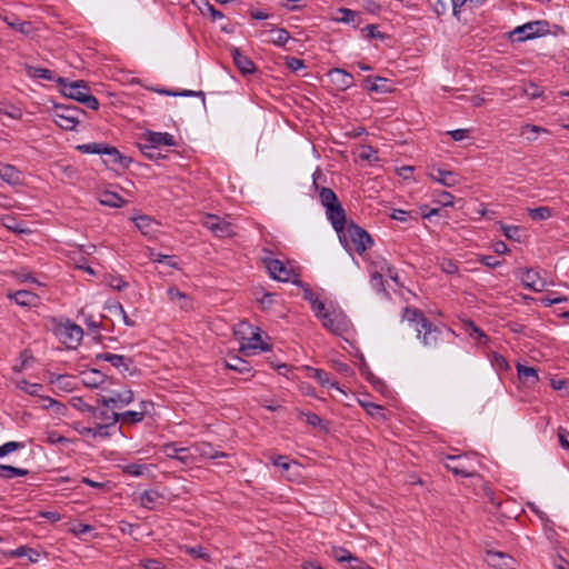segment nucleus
Wrapping results in <instances>:
<instances>
[{"instance_id":"nucleus-1","label":"nucleus","mask_w":569,"mask_h":569,"mask_svg":"<svg viewBox=\"0 0 569 569\" xmlns=\"http://www.w3.org/2000/svg\"><path fill=\"white\" fill-rule=\"evenodd\" d=\"M401 318L417 332V338L421 339L422 345L427 348H436L442 335H451L450 330L433 325L418 308L405 307Z\"/></svg>"},{"instance_id":"nucleus-2","label":"nucleus","mask_w":569,"mask_h":569,"mask_svg":"<svg viewBox=\"0 0 569 569\" xmlns=\"http://www.w3.org/2000/svg\"><path fill=\"white\" fill-rule=\"evenodd\" d=\"M319 200L326 209L327 219L330 221L332 228L339 236L340 241H346L343 230L348 226L346 211L335 191L330 188L322 187L319 190Z\"/></svg>"},{"instance_id":"nucleus-3","label":"nucleus","mask_w":569,"mask_h":569,"mask_svg":"<svg viewBox=\"0 0 569 569\" xmlns=\"http://www.w3.org/2000/svg\"><path fill=\"white\" fill-rule=\"evenodd\" d=\"M77 150L86 154H100L106 157L103 162L107 166H118L122 169H128L132 162L130 157L121 154V152L112 146L104 142H89L77 146Z\"/></svg>"},{"instance_id":"nucleus-4","label":"nucleus","mask_w":569,"mask_h":569,"mask_svg":"<svg viewBox=\"0 0 569 569\" xmlns=\"http://www.w3.org/2000/svg\"><path fill=\"white\" fill-rule=\"evenodd\" d=\"M192 451L199 452L200 456L207 459H217L227 457L226 453L213 450L210 445L201 443L194 448H176L174 445L167 446L164 449L166 456L170 459H177L180 462H186L189 458L196 459Z\"/></svg>"},{"instance_id":"nucleus-5","label":"nucleus","mask_w":569,"mask_h":569,"mask_svg":"<svg viewBox=\"0 0 569 569\" xmlns=\"http://www.w3.org/2000/svg\"><path fill=\"white\" fill-rule=\"evenodd\" d=\"M346 234V241H340L347 250H350L348 241L353 244V249L362 254L367 249L371 248L373 244V240L371 236L360 226L355 222H349L346 229L343 230Z\"/></svg>"},{"instance_id":"nucleus-6","label":"nucleus","mask_w":569,"mask_h":569,"mask_svg":"<svg viewBox=\"0 0 569 569\" xmlns=\"http://www.w3.org/2000/svg\"><path fill=\"white\" fill-rule=\"evenodd\" d=\"M549 33V22L546 20H537L518 26L511 32L513 41L523 42L537 37Z\"/></svg>"},{"instance_id":"nucleus-7","label":"nucleus","mask_w":569,"mask_h":569,"mask_svg":"<svg viewBox=\"0 0 569 569\" xmlns=\"http://www.w3.org/2000/svg\"><path fill=\"white\" fill-rule=\"evenodd\" d=\"M81 113L82 110L76 106H56L53 121L63 130H74L80 122Z\"/></svg>"},{"instance_id":"nucleus-8","label":"nucleus","mask_w":569,"mask_h":569,"mask_svg":"<svg viewBox=\"0 0 569 569\" xmlns=\"http://www.w3.org/2000/svg\"><path fill=\"white\" fill-rule=\"evenodd\" d=\"M56 335L68 348H76L82 340L83 330L80 326L68 320L57 327Z\"/></svg>"},{"instance_id":"nucleus-9","label":"nucleus","mask_w":569,"mask_h":569,"mask_svg":"<svg viewBox=\"0 0 569 569\" xmlns=\"http://www.w3.org/2000/svg\"><path fill=\"white\" fill-rule=\"evenodd\" d=\"M518 278L526 289L532 290L535 292H540L548 286L547 280L541 276V271L538 269H520L518 272Z\"/></svg>"},{"instance_id":"nucleus-10","label":"nucleus","mask_w":569,"mask_h":569,"mask_svg":"<svg viewBox=\"0 0 569 569\" xmlns=\"http://www.w3.org/2000/svg\"><path fill=\"white\" fill-rule=\"evenodd\" d=\"M202 224L219 238H229L236 234L232 223L214 214H208L203 219Z\"/></svg>"},{"instance_id":"nucleus-11","label":"nucleus","mask_w":569,"mask_h":569,"mask_svg":"<svg viewBox=\"0 0 569 569\" xmlns=\"http://www.w3.org/2000/svg\"><path fill=\"white\" fill-rule=\"evenodd\" d=\"M141 142L148 144L150 148H160L161 146L176 147L177 141L171 133L156 132L147 130L141 138Z\"/></svg>"},{"instance_id":"nucleus-12","label":"nucleus","mask_w":569,"mask_h":569,"mask_svg":"<svg viewBox=\"0 0 569 569\" xmlns=\"http://www.w3.org/2000/svg\"><path fill=\"white\" fill-rule=\"evenodd\" d=\"M318 318L321 319L323 327L335 335H341L347 328L345 317L339 313L325 310Z\"/></svg>"},{"instance_id":"nucleus-13","label":"nucleus","mask_w":569,"mask_h":569,"mask_svg":"<svg viewBox=\"0 0 569 569\" xmlns=\"http://www.w3.org/2000/svg\"><path fill=\"white\" fill-rule=\"evenodd\" d=\"M264 263L269 274L276 280L288 282L295 276L292 270L279 259H266Z\"/></svg>"},{"instance_id":"nucleus-14","label":"nucleus","mask_w":569,"mask_h":569,"mask_svg":"<svg viewBox=\"0 0 569 569\" xmlns=\"http://www.w3.org/2000/svg\"><path fill=\"white\" fill-rule=\"evenodd\" d=\"M328 77L330 78L331 83L337 88V90L346 91L347 89L353 86L352 74L343 69L333 68L329 70Z\"/></svg>"},{"instance_id":"nucleus-15","label":"nucleus","mask_w":569,"mask_h":569,"mask_svg":"<svg viewBox=\"0 0 569 569\" xmlns=\"http://www.w3.org/2000/svg\"><path fill=\"white\" fill-rule=\"evenodd\" d=\"M487 563L496 569H513L515 560L505 552L488 550L486 553Z\"/></svg>"},{"instance_id":"nucleus-16","label":"nucleus","mask_w":569,"mask_h":569,"mask_svg":"<svg viewBox=\"0 0 569 569\" xmlns=\"http://www.w3.org/2000/svg\"><path fill=\"white\" fill-rule=\"evenodd\" d=\"M97 401H101L106 407L120 408L133 401V392L130 389H126L120 392H112L110 397H101Z\"/></svg>"},{"instance_id":"nucleus-17","label":"nucleus","mask_w":569,"mask_h":569,"mask_svg":"<svg viewBox=\"0 0 569 569\" xmlns=\"http://www.w3.org/2000/svg\"><path fill=\"white\" fill-rule=\"evenodd\" d=\"M0 19L8 24L14 31L23 34L31 36L34 32V27L30 21H20L13 13L3 14L0 12Z\"/></svg>"},{"instance_id":"nucleus-18","label":"nucleus","mask_w":569,"mask_h":569,"mask_svg":"<svg viewBox=\"0 0 569 569\" xmlns=\"http://www.w3.org/2000/svg\"><path fill=\"white\" fill-rule=\"evenodd\" d=\"M58 82L60 84H62V88H61L62 93L66 97L73 99L78 102H80V99L84 96V93L88 90V88L86 87L83 81H76V82L69 83L64 79L59 78Z\"/></svg>"},{"instance_id":"nucleus-19","label":"nucleus","mask_w":569,"mask_h":569,"mask_svg":"<svg viewBox=\"0 0 569 569\" xmlns=\"http://www.w3.org/2000/svg\"><path fill=\"white\" fill-rule=\"evenodd\" d=\"M96 360L108 361L120 371H129L130 366L133 363L131 358L111 352L98 353Z\"/></svg>"},{"instance_id":"nucleus-20","label":"nucleus","mask_w":569,"mask_h":569,"mask_svg":"<svg viewBox=\"0 0 569 569\" xmlns=\"http://www.w3.org/2000/svg\"><path fill=\"white\" fill-rule=\"evenodd\" d=\"M430 177L432 180L439 182L440 184L447 188H452L460 182V177L458 173L440 168L433 169L430 172Z\"/></svg>"},{"instance_id":"nucleus-21","label":"nucleus","mask_w":569,"mask_h":569,"mask_svg":"<svg viewBox=\"0 0 569 569\" xmlns=\"http://www.w3.org/2000/svg\"><path fill=\"white\" fill-rule=\"evenodd\" d=\"M231 56L236 67L242 74H251L256 72L253 61L248 56L243 54L238 48L231 49Z\"/></svg>"},{"instance_id":"nucleus-22","label":"nucleus","mask_w":569,"mask_h":569,"mask_svg":"<svg viewBox=\"0 0 569 569\" xmlns=\"http://www.w3.org/2000/svg\"><path fill=\"white\" fill-rule=\"evenodd\" d=\"M146 402H141L142 408L140 411L128 410L122 413H113L111 425H116L118 421L132 425L141 422L146 415Z\"/></svg>"},{"instance_id":"nucleus-23","label":"nucleus","mask_w":569,"mask_h":569,"mask_svg":"<svg viewBox=\"0 0 569 569\" xmlns=\"http://www.w3.org/2000/svg\"><path fill=\"white\" fill-rule=\"evenodd\" d=\"M140 506L153 510L164 503V497L157 490L143 491L139 497Z\"/></svg>"},{"instance_id":"nucleus-24","label":"nucleus","mask_w":569,"mask_h":569,"mask_svg":"<svg viewBox=\"0 0 569 569\" xmlns=\"http://www.w3.org/2000/svg\"><path fill=\"white\" fill-rule=\"evenodd\" d=\"M516 369H517L518 378L521 383H523L528 387H533L538 383L539 376L535 368L528 367V366H525L521 363H517Z\"/></svg>"},{"instance_id":"nucleus-25","label":"nucleus","mask_w":569,"mask_h":569,"mask_svg":"<svg viewBox=\"0 0 569 569\" xmlns=\"http://www.w3.org/2000/svg\"><path fill=\"white\" fill-rule=\"evenodd\" d=\"M111 407H106L102 403V407H93L90 405H86L84 411H87L93 419L97 420V423H107L112 421L113 411H110Z\"/></svg>"},{"instance_id":"nucleus-26","label":"nucleus","mask_w":569,"mask_h":569,"mask_svg":"<svg viewBox=\"0 0 569 569\" xmlns=\"http://www.w3.org/2000/svg\"><path fill=\"white\" fill-rule=\"evenodd\" d=\"M8 297L12 299L17 305L22 307H34L39 301V297L28 290H18Z\"/></svg>"},{"instance_id":"nucleus-27","label":"nucleus","mask_w":569,"mask_h":569,"mask_svg":"<svg viewBox=\"0 0 569 569\" xmlns=\"http://www.w3.org/2000/svg\"><path fill=\"white\" fill-rule=\"evenodd\" d=\"M192 4L198 8L202 16H209L212 21L220 20L224 16L217 10L208 0H192Z\"/></svg>"},{"instance_id":"nucleus-28","label":"nucleus","mask_w":569,"mask_h":569,"mask_svg":"<svg viewBox=\"0 0 569 569\" xmlns=\"http://www.w3.org/2000/svg\"><path fill=\"white\" fill-rule=\"evenodd\" d=\"M107 379V376L98 369L82 372V382L90 388H98Z\"/></svg>"},{"instance_id":"nucleus-29","label":"nucleus","mask_w":569,"mask_h":569,"mask_svg":"<svg viewBox=\"0 0 569 569\" xmlns=\"http://www.w3.org/2000/svg\"><path fill=\"white\" fill-rule=\"evenodd\" d=\"M303 298L311 305V308L316 312L317 317L326 310L325 303L319 300L318 296L307 287L303 289Z\"/></svg>"},{"instance_id":"nucleus-30","label":"nucleus","mask_w":569,"mask_h":569,"mask_svg":"<svg viewBox=\"0 0 569 569\" xmlns=\"http://www.w3.org/2000/svg\"><path fill=\"white\" fill-rule=\"evenodd\" d=\"M256 349L261 351L269 350V346L262 341L260 335L258 333H253L248 343L242 345L240 350L248 356L250 350Z\"/></svg>"},{"instance_id":"nucleus-31","label":"nucleus","mask_w":569,"mask_h":569,"mask_svg":"<svg viewBox=\"0 0 569 569\" xmlns=\"http://www.w3.org/2000/svg\"><path fill=\"white\" fill-rule=\"evenodd\" d=\"M100 203L111 208H122L126 200L116 192L106 191L101 196Z\"/></svg>"},{"instance_id":"nucleus-32","label":"nucleus","mask_w":569,"mask_h":569,"mask_svg":"<svg viewBox=\"0 0 569 569\" xmlns=\"http://www.w3.org/2000/svg\"><path fill=\"white\" fill-rule=\"evenodd\" d=\"M269 33L272 34L269 41L277 47L286 46V43L291 39L289 32L283 28H271Z\"/></svg>"},{"instance_id":"nucleus-33","label":"nucleus","mask_w":569,"mask_h":569,"mask_svg":"<svg viewBox=\"0 0 569 569\" xmlns=\"http://www.w3.org/2000/svg\"><path fill=\"white\" fill-rule=\"evenodd\" d=\"M310 377L316 379L322 387L336 388L339 390L337 382L332 381L329 377V373L322 369H311Z\"/></svg>"},{"instance_id":"nucleus-34","label":"nucleus","mask_w":569,"mask_h":569,"mask_svg":"<svg viewBox=\"0 0 569 569\" xmlns=\"http://www.w3.org/2000/svg\"><path fill=\"white\" fill-rule=\"evenodd\" d=\"M226 368L239 373H248L251 370L249 362L239 357H231L226 361Z\"/></svg>"},{"instance_id":"nucleus-35","label":"nucleus","mask_w":569,"mask_h":569,"mask_svg":"<svg viewBox=\"0 0 569 569\" xmlns=\"http://www.w3.org/2000/svg\"><path fill=\"white\" fill-rule=\"evenodd\" d=\"M29 471L27 469L16 468L11 465H0V477L4 479H13L17 477L27 476Z\"/></svg>"},{"instance_id":"nucleus-36","label":"nucleus","mask_w":569,"mask_h":569,"mask_svg":"<svg viewBox=\"0 0 569 569\" xmlns=\"http://www.w3.org/2000/svg\"><path fill=\"white\" fill-rule=\"evenodd\" d=\"M103 282L117 291H122L128 287V283L119 274L107 273Z\"/></svg>"},{"instance_id":"nucleus-37","label":"nucleus","mask_w":569,"mask_h":569,"mask_svg":"<svg viewBox=\"0 0 569 569\" xmlns=\"http://www.w3.org/2000/svg\"><path fill=\"white\" fill-rule=\"evenodd\" d=\"M528 214L532 220L542 221L547 220L552 216V209L549 207H538L528 209Z\"/></svg>"},{"instance_id":"nucleus-38","label":"nucleus","mask_w":569,"mask_h":569,"mask_svg":"<svg viewBox=\"0 0 569 569\" xmlns=\"http://www.w3.org/2000/svg\"><path fill=\"white\" fill-rule=\"evenodd\" d=\"M331 557L335 558L338 562H351L355 560V556L346 548L342 547H332Z\"/></svg>"},{"instance_id":"nucleus-39","label":"nucleus","mask_w":569,"mask_h":569,"mask_svg":"<svg viewBox=\"0 0 569 569\" xmlns=\"http://www.w3.org/2000/svg\"><path fill=\"white\" fill-rule=\"evenodd\" d=\"M138 148L139 150L141 151V153L148 158L149 160H153V161H158L160 159H164L166 156L162 154L160 151H159V148H150V149H147L149 148L148 144L143 143V142H139L138 143Z\"/></svg>"},{"instance_id":"nucleus-40","label":"nucleus","mask_w":569,"mask_h":569,"mask_svg":"<svg viewBox=\"0 0 569 569\" xmlns=\"http://www.w3.org/2000/svg\"><path fill=\"white\" fill-rule=\"evenodd\" d=\"M338 12L340 16L337 17V20L340 22L353 23V24L359 22L360 16L358 12H356L353 10H350L347 8H341V9H339Z\"/></svg>"},{"instance_id":"nucleus-41","label":"nucleus","mask_w":569,"mask_h":569,"mask_svg":"<svg viewBox=\"0 0 569 569\" xmlns=\"http://www.w3.org/2000/svg\"><path fill=\"white\" fill-rule=\"evenodd\" d=\"M500 229L506 238L513 241H520L521 229L518 226L500 223Z\"/></svg>"},{"instance_id":"nucleus-42","label":"nucleus","mask_w":569,"mask_h":569,"mask_svg":"<svg viewBox=\"0 0 569 569\" xmlns=\"http://www.w3.org/2000/svg\"><path fill=\"white\" fill-rule=\"evenodd\" d=\"M377 268L380 269L381 273L388 276L391 280H393L395 282H398V272L396 270L395 267H392L391 264H389L387 262V260L385 259H380L378 262H377Z\"/></svg>"},{"instance_id":"nucleus-43","label":"nucleus","mask_w":569,"mask_h":569,"mask_svg":"<svg viewBox=\"0 0 569 569\" xmlns=\"http://www.w3.org/2000/svg\"><path fill=\"white\" fill-rule=\"evenodd\" d=\"M0 179L9 183H14L18 180V171L13 166H3L0 168Z\"/></svg>"},{"instance_id":"nucleus-44","label":"nucleus","mask_w":569,"mask_h":569,"mask_svg":"<svg viewBox=\"0 0 569 569\" xmlns=\"http://www.w3.org/2000/svg\"><path fill=\"white\" fill-rule=\"evenodd\" d=\"M18 388L28 395L38 396L43 386L41 383H31L27 380H21L18 382Z\"/></svg>"},{"instance_id":"nucleus-45","label":"nucleus","mask_w":569,"mask_h":569,"mask_svg":"<svg viewBox=\"0 0 569 569\" xmlns=\"http://www.w3.org/2000/svg\"><path fill=\"white\" fill-rule=\"evenodd\" d=\"M167 296L171 301L183 300L181 308L187 309L189 307V299L186 293L181 292L176 287H170L167 290Z\"/></svg>"},{"instance_id":"nucleus-46","label":"nucleus","mask_w":569,"mask_h":569,"mask_svg":"<svg viewBox=\"0 0 569 569\" xmlns=\"http://www.w3.org/2000/svg\"><path fill=\"white\" fill-rule=\"evenodd\" d=\"M491 365L498 371H508L510 369L507 359L502 355H500L498 352H492V355H491Z\"/></svg>"},{"instance_id":"nucleus-47","label":"nucleus","mask_w":569,"mask_h":569,"mask_svg":"<svg viewBox=\"0 0 569 569\" xmlns=\"http://www.w3.org/2000/svg\"><path fill=\"white\" fill-rule=\"evenodd\" d=\"M110 428H116V425H111V422L96 423V427L89 429V431L92 432L93 437L107 438L110 436Z\"/></svg>"},{"instance_id":"nucleus-48","label":"nucleus","mask_w":569,"mask_h":569,"mask_svg":"<svg viewBox=\"0 0 569 569\" xmlns=\"http://www.w3.org/2000/svg\"><path fill=\"white\" fill-rule=\"evenodd\" d=\"M150 259L153 262L166 263L169 267L178 269V264H177L173 256L151 252Z\"/></svg>"},{"instance_id":"nucleus-49","label":"nucleus","mask_w":569,"mask_h":569,"mask_svg":"<svg viewBox=\"0 0 569 569\" xmlns=\"http://www.w3.org/2000/svg\"><path fill=\"white\" fill-rule=\"evenodd\" d=\"M370 284L372 289H375L377 292H385L382 273L379 268L377 269V271L371 272Z\"/></svg>"},{"instance_id":"nucleus-50","label":"nucleus","mask_w":569,"mask_h":569,"mask_svg":"<svg viewBox=\"0 0 569 569\" xmlns=\"http://www.w3.org/2000/svg\"><path fill=\"white\" fill-rule=\"evenodd\" d=\"M486 0H451L452 13H453L455 17L459 18L460 9L465 4L470 3V4H473V6H480Z\"/></svg>"},{"instance_id":"nucleus-51","label":"nucleus","mask_w":569,"mask_h":569,"mask_svg":"<svg viewBox=\"0 0 569 569\" xmlns=\"http://www.w3.org/2000/svg\"><path fill=\"white\" fill-rule=\"evenodd\" d=\"M546 131H547L546 129L535 126V124H525L521 128V136H525L527 132H529L530 136H527L526 138H527V140L532 141V140L537 139V134L539 132H546Z\"/></svg>"},{"instance_id":"nucleus-52","label":"nucleus","mask_w":569,"mask_h":569,"mask_svg":"<svg viewBox=\"0 0 569 569\" xmlns=\"http://www.w3.org/2000/svg\"><path fill=\"white\" fill-rule=\"evenodd\" d=\"M137 228L143 233L148 234L150 232V227L152 224V219L148 216H140L134 219Z\"/></svg>"},{"instance_id":"nucleus-53","label":"nucleus","mask_w":569,"mask_h":569,"mask_svg":"<svg viewBox=\"0 0 569 569\" xmlns=\"http://www.w3.org/2000/svg\"><path fill=\"white\" fill-rule=\"evenodd\" d=\"M445 466H446V468H447L448 470H450L455 476H461V477H463V478H477V479L481 480V479H480V477H479V475H478V473H476V472H473V471H469V470H467V469H465V468H459V467H457V466H456V467H451L450 465H445Z\"/></svg>"},{"instance_id":"nucleus-54","label":"nucleus","mask_w":569,"mask_h":569,"mask_svg":"<svg viewBox=\"0 0 569 569\" xmlns=\"http://www.w3.org/2000/svg\"><path fill=\"white\" fill-rule=\"evenodd\" d=\"M286 60V66L287 68L292 71V72H297L303 68H306V64H305V61L299 59V58H296V57H286L284 58Z\"/></svg>"},{"instance_id":"nucleus-55","label":"nucleus","mask_w":569,"mask_h":569,"mask_svg":"<svg viewBox=\"0 0 569 569\" xmlns=\"http://www.w3.org/2000/svg\"><path fill=\"white\" fill-rule=\"evenodd\" d=\"M455 197L447 191H440L435 201L442 207H450L453 204Z\"/></svg>"},{"instance_id":"nucleus-56","label":"nucleus","mask_w":569,"mask_h":569,"mask_svg":"<svg viewBox=\"0 0 569 569\" xmlns=\"http://www.w3.org/2000/svg\"><path fill=\"white\" fill-rule=\"evenodd\" d=\"M146 465H124L123 472L130 476L139 477L144 475Z\"/></svg>"},{"instance_id":"nucleus-57","label":"nucleus","mask_w":569,"mask_h":569,"mask_svg":"<svg viewBox=\"0 0 569 569\" xmlns=\"http://www.w3.org/2000/svg\"><path fill=\"white\" fill-rule=\"evenodd\" d=\"M93 529L94 528L90 525L78 523V525L73 526V528L71 529V532L79 538H83L86 535L92 532Z\"/></svg>"},{"instance_id":"nucleus-58","label":"nucleus","mask_w":569,"mask_h":569,"mask_svg":"<svg viewBox=\"0 0 569 569\" xmlns=\"http://www.w3.org/2000/svg\"><path fill=\"white\" fill-rule=\"evenodd\" d=\"M21 447H23L22 442H18V441L6 442L4 445L0 446V458L7 456L10 452L16 451L17 449H19Z\"/></svg>"},{"instance_id":"nucleus-59","label":"nucleus","mask_w":569,"mask_h":569,"mask_svg":"<svg viewBox=\"0 0 569 569\" xmlns=\"http://www.w3.org/2000/svg\"><path fill=\"white\" fill-rule=\"evenodd\" d=\"M80 103L84 104L87 108L91 110H97L99 108L98 99L94 96L90 94L88 91L80 99Z\"/></svg>"},{"instance_id":"nucleus-60","label":"nucleus","mask_w":569,"mask_h":569,"mask_svg":"<svg viewBox=\"0 0 569 569\" xmlns=\"http://www.w3.org/2000/svg\"><path fill=\"white\" fill-rule=\"evenodd\" d=\"M523 92L530 99L539 98L542 94V90L535 83H529L523 88Z\"/></svg>"},{"instance_id":"nucleus-61","label":"nucleus","mask_w":569,"mask_h":569,"mask_svg":"<svg viewBox=\"0 0 569 569\" xmlns=\"http://www.w3.org/2000/svg\"><path fill=\"white\" fill-rule=\"evenodd\" d=\"M140 567L143 569H164V566L158 559H144L140 561Z\"/></svg>"},{"instance_id":"nucleus-62","label":"nucleus","mask_w":569,"mask_h":569,"mask_svg":"<svg viewBox=\"0 0 569 569\" xmlns=\"http://www.w3.org/2000/svg\"><path fill=\"white\" fill-rule=\"evenodd\" d=\"M306 422L312 427L325 429L322 419L313 412L306 413Z\"/></svg>"},{"instance_id":"nucleus-63","label":"nucleus","mask_w":569,"mask_h":569,"mask_svg":"<svg viewBox=\"0 0 569 569\" xmlns=\"http://www.w3.org/2000/svg\"><path fill=\"white\" fill-rule=\"evenodd\" d=\"M479 262L489 268H497L501 264V261L497 260L493 256H480Z\"/></svg>"},{"instance_id":"nucleus-64","label":"nucleus","mask_w":569,"mask_h":569,"mask_svg":"<svg viewBox=\"0 0 569 569\" xmlns=\"http://www.w3.org/2000/svg\"><path fill=\"white\" fill-rule=\"evenodd\" d=\"M360 158L368 161L379 160L377 151L373 150L371 147H365L360 153Z\"/></svg>"}]
</instances>
